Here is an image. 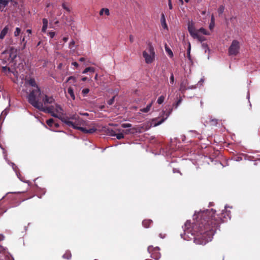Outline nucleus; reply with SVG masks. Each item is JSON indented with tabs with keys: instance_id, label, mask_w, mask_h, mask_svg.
<instances>
[{
	"instance_id": "f257e3e1",
	"label": "nucleus",
	"mask_w": 260,
	"mask_h": 260,
	"mask_svg": "<svg viewBox=\"0 0 260 260\" xmlns=\"http://www.w3.org/2000/svg\"><path fill=\"white\" fill-rule=\"evenodd\" d=\"M215 210L211 209L198 212L194 215V222L191 224L189 221L184 224V234L190 233L193 236L196 244L205 245L211 241L216 230L221 223L225 222L227 218L224 213L216 214Z\"/></svg>"
},
{
	"instance_id": "f03ea898",
	"label": "nucleus",
	"mask_w": 260,
	"mask_h": 260,
	"mask_svg": "<svg viewBox=\"0 0 260 260\" xmlns=\"http://www.w3.org/2000/svg\"><path fill=\"white\" fill-rule=\"evenodd\" d=\"M41 95V91L39 87L33 88L30 90L27 97L28 103L41 111L51 113L53 110L52 106L45 107L43 106V103L39 101Z\"/></svg>"
},
{
	"instance_id": "7ed1b4c3",
	"label": "nucleus",
	"mask_w": 260,
	"mask_h": 260,
	"mask_svg": "<svg viewBox=\"0 0 260 260\" xmlns=\"http://www.w3.org/2000/svg\"><path fill=\"white\" fill-rule=\"evenodd\" d=\"M61 120L68 126L80 130L84 134H93L96 131V129L94 127L88 129L85 127H81L82 120L76 115H74L70 118H62Z\"/></svg>"
},
{
	"instance_id": "20e7f679",
	"label": "nucleus",
	"mask_w": 260,
	"mask_h": 260,
	"mask_svg": "<svg viewBox=\"0 0 260 260\" xmlns=\"http://www.w3.org/2000/svg\"><path fill=\"white\" fill-rule=\"evenodd\" d=\"M17 52L13 49L5 50L0 55V65H10L15 68Z\"/></svg>"
},
{
	"instance_id": "39448f33",
	"label": "nucleus",
	"mask_w": 260,
	"mask_h": 260,
	"mask_svg": "<svg viewBox=\"0 0 260 260\" xmlns=\"http://www.w3.org/2000/svg\"><path fill=\"white\" fill-rule=\"evenodd\" d=\"M155 52L153 47L151 44H149L148 47V52L146 50L143 52V56L145 58V62L148 63H151L154 59Z\"/></svg>"
},
{
	"instance_id": "423d86ee",
	"label": "nucleus",
	"mask_w": 260,
	"mask_h": 260,
	"mask_svg": "<svg viewBox=\"0 0 260 260\" xmlns=\"http://www.w3.org/2000/svg\"><path fill=\"white\" fill-rule=\"evenodd\" d=\"M240 43L239 41L234 40L232 41L231 46L229 48V54L230 55H236L239 52Z\"/></svg>"
},
{
	"instance_id": "0eeeda50",
	"label": "nucleus",
	"mask_w": 260,
	"mask_h": 260,
	"mask_svg": "<svg viewBox=\"0 0 260 260\" xmlns=\"http://www.w3.org/2000/svg\"><path fill=\"white\" fill-rule=\"evenodd\" d=\"M148 252L151 254V257L156 260H158L161 256L159 252V248L158 247H153L152 246H149L147 249Z\"/></svg>"
},
{
	"instance_id": "6e6552de",
	"label": "nucleus",
	"mask_w": 260,
	"mask_h": 260,
	"mask_svg": "<svg viewBox=\"0 0 260 260\" xmlns=\"http://www.w3.org/2000/svg\"><path fill=\"white\" fill-rule=\"evenodd\" d=\"M0 260H14L7 249L0 245Z\"/></svg>"
},
{
	"instance_id": "1a4fd4ad",
	"label": "nucleus",
	"mask_w": 260,
	"mask_h": 260,
	"mask_svg": "<svg viewBox=\"0 0 260 260\" xmlns=\"http://www.w3.org/2000/svg\"><path fill=\"white\" fill-rule=\"evenodd\" d=\"M188 81L185 79H182L181 81L180 85V90L182 92H184L187 89H193L196 88V85H192L190 86H188Z\"/></svg>"
},
{
	"instance_id": "9d476101",
	"label": "nucleus",
	"mask_w": 260,
	"mask_h": 260,
	"mask_svg": "<svg viewBox=\"0 0 260 260\" xmlns=\"http://www.w3.org/2000/svg\"><path fill=\"white\" fill-rule=\"evenodd\" d=\"M163 114L166 115V117H162L161 118L158 117L153 119V121L154 122V125L155 126L161 124L167 118V117L169 116L168 113H165V112H164Z\"/></svg>"
},
{
	"instance_id": "9b49d317",
	"label": "nucleus",
	"mask_w": 260,
	"mask_h": 260,
	"mask_svg": "<svg viewBox=\"0 0 260 260\" xmlns=\"http://www.w3.org/2000/svg\"><path fill=\"white\" fill-rule=\"evenodd\" d=\"M2 66V72L3 73L7 74L8 73L13 72V70L15 69V68L11 67L10 65H1Z\"/></svg>"
},
{
	"instance_id": "f8f14e48",
	"label": "nucleus",
	"mask_w": 260,
	"mask_h": 260,
	"mask_svg": "<svg viewBox=\"0 0 260 260\" xmlns=\"http://www.w3.org/2000/svg\"><path fill=\"white\" fill-rule=\"evenodd\" d=\"M188 30L190 35L193 38L194 36H197L198 33V31L196 30L193 25L189 23L188 24Z\"/></svg>"
},
{
	"instance_id": "ddd939ff",
	"label": "nucleus",
	"mask_w": 260,
	"mask_h": 260,
	"mask_svg": "<svg viewBox=\"0 0 260 260\" xmlns=\"http://www.w3.org/2000/svg\"><path fill=\"white\" fill-rule=\"evenodd\" d=\"M43 104L46 105L47 104H52L54 102V99L52 96H48L47 95H44L42 99Z\"/></svg>"
},
{
	"instance_id": "4468645a",
	"label": "nucleus",
	"mask_w": 260,
	"mask_h": 260,
	"mask_svg": "<svg viewBox=\"0 0 260 260\" xmlns=\"http://www.w3.org/2000/svg\"><path fill=\"white\" fill-rule=\"evenodd\" d=\"M9 28L8 25L6 26L1 31L0 34V39L3 40L5 37L6 35L9 31Z\"/></svg>"
},
{
	"instance_id": "2eb2a0df",
	"label": "nucleus",
	"mask_w": 260,
	"mask_h": 260,
	"mask_svg": "<svg viewBox=\"0 0 260 260\" xmlns=\"http://www.w3.org/2000/svg\"><path fill=\"white\" fill-rule=\"evenodd\" d=\"M26 82L28 83L30 86L34 87V88H37V87H39L34 78H30L27 80Z\"/></svg>"
},
{
	"instance_id": "dca6fc26",
	"label": "nucleus",
	"mask_w": 260,
	"mask_h": 260,
	"mask_svg": "<svg viewBox=\"0 0 260 260\" xmlns=\"http://www.w3.org/2000/svg\"><path fill=\"white\" fill-rule=\"evenodd\" d=\"M152 222L153 221L151 219H145L142 222V225L144 228H148Z\"/></svg>"
},
{
	"instance_id": "f3484780",
	"label": "nucleus",
	"mask_w": 260,
	"mask_h": 260,
	"mask_svg": "<svg viewBox=\"0 0 260 260\" xmlns=\"http://www.w3.org/2000/svg\"><path fill=\"white\" fill-rule=\"evenodd\" d=\"M43 27L42 28V31L45 32L48 27V20L46 18H43L42 20Z\"/></svg>"
},
{
	"instance_id": "a211bd4d",
	"label": "nucleus",
	"mask_w": 260,
	"mask_h": 260,
	"mask_svg": "<svg viewBox=\"0 0 260 260\" xmlns=\"http://www.w3.org/2000/svg\"><path fill=\"white\" fill-rule=\"evenodd\" d=\"M12 0H0V10L3 11L2 6L3 8L7 6L10 2H12Z\"/></svg>"
},
{
	"instance_id": "6ab92c4d",
	"label": "nucleus",
	"mask_w": 260,
	"mask_h": 260,
	"mask_svg": "<svg viewBox=\"0 0 260 260\" xmlns=\"http://www.w3.org/2000/svg\"><path fill=\"white\" fill-rule=\"evenodd\" d=\"M152 104H153V101H152L150 104L147 105L146 108H142L140 110V111L143 113L148 112L150 111Z\"/></svg>"
},
{
	"instance_id": "aec40b11",
	"label": "nucleus",
	"mask_w": 260,
	"mask_h": 260,
	"mask_svg": "<svg viewBox=\"0 0 260 260\" xmlns=\"http://www.w3.org/2000/svg\"><path fill=\"white\" fill-rule=\"evenodd\" d=\"M104 14L107 16H109L110 15L109 10L108 8L101 9L100 11L99 14L100 16H102Z\"/></svg>"
},
{
	"instance_id": "412c9836",
	"label": "nucleus",
	"mask_w": 260,
	"mask_h": 260,
	"mask_svg": "<svg viewBox=\"0 0 260 260\" xmlns=\"http://www.w3.org/2000/svg\"><path fill=\"white\" fill-rule=\"evenodd\" d=\"M62 257L64 259L69 260L72 257V254L70 251L67 250L64 254L62 255Z\"/></svg>"
},
{
	"instance_id": "4be33fe9",
	"label": "nucleus",
	"mask_w": 260,
	"mask_h": 260,
	"mask_svg": "<svg viewBox=\"0 0 260 260\" xmlns=\"http://www.w3.org/2000/svg\"><path fill=\"white\" fill-rule=\"evenodd\" d=\"M68 92L73 100L75 99V96L74 93V90L72 87H69L68 89Z\"/></svg>"
},
{
	"instance_id": "5701e85b",
	"label": "nucleus",
	"mask_w": 260,
	"mask_h": 260,
	"mask_svg": "<svg viewBox=\"0 0 260 260\" xmlns=\"http://www.w3.org/2000/svg\"><path fill=\"white\" fill-rule=\"evenodd\" d=\"M88 72L94 73L95 72V69L93 67H88V68H86L83 71L82 73L83 74H86Z\"/></svg>"
},
{
	"instance_id": "b1692460",
	"label": "nucleus",
	"mask_w": 260,
	"mask_h": 260,
	"mask_svg": "<svg viewBox=\"0 0 260 260\" xmlns=\"http://www.w3.org/2000/svg\"><path fill=\"white\" fill-rule=\"evenodd\" d=\"M134 131H135L136 132H140V129L139 128V127H134L132 129H127V130H126V134H128V133H134Z\"/></svg>"
},
{
	"instance_id": "393cba45",
	"label": "nucleus",
	"mask_w": 260,
	"mask_h": 260,
	"mask_svg": "<svg viewBox=\"0 0 260 260\" xmlns=\"http://www.w3.org/2000/svg\"><path fill=\"white\" fill-rule=\"evenodd\" d=\"M193 38L197 39L201 42L205 40V38L204 36H200L198 33L197 34V36H194Z\"/></svg>"
},
{
	"instance_id": "a878e982",
	"label": "nucleus",
	"mask_w": 260,
	"mask_h": 260,
	"mask_svg": "<svg viewBox=\"0 0 260 260\" xmlns=\"http://www.w3.org/2000/svg\"><path fill=\"white\" fill-rule=\"evenodd\" d=\"M214 25H215V23H214V17L213 16V15H212L211 16V23L209 25V28L211 30L213 28V27H214Z\"/></svg>"
},
{
	"instance_id": "bb28decb",
	"label": "nucleus",
	"mask_w": 260,
	"mask_h": 260,
	"mask_svg": "<svg viewBox=\"0 0 260 260\" xmlns=\"http://www.w3.org/2000/svg\"><path fill=\"white\" fill-rule=\"evenodd\" d=\"M190 50L191 45L190 43H188V46L187 50V57L189 60H191Z\"/></svg>"
},
{
	"instance_id": "cd10ccee",
	"label": "nucleus",
	"mask_w": 260,
	"mask_h": 260,
	"mask_svg": "<svg viewBox=\"0 0 260 260\" xmlns=\"http://www.w3.org/2000/svg\"><path fill=\"white\" fill-rule=\"evenodd\" d=\"M224 7L223 5L220 6L217 10L219 16H220L222 14V13L224 12Z\"/></svg>"
},
{
	"instance_id": "c85d7f7f",
	"label": "nucleus",
	"mask_w": 260,
	"mask_h": 260,
	"mask_svg": "<svg viewBox=\"0 0 260 260\" xmlns=\"http://www.w3.org/2000/svg\"><path fill=\"white\" fill-rule=\"evenodd\" d=\"M165 49H166V51L168 53V55L170 57H172L173 56V52L172 51L171 49L169 47H168L167 45H166V46H165Z\"/></svg>"
},
{
	"instance_id": "c756f323",
	"label": "nucleus",
	"mask_w": 260,
	"mask_h": 260,
	"mask_svg": "<svg viewBox=\"0 0 260 260\" xmlns=\"http://www.w3.org/2000/svg\"><path fill=\"white\" fill-rule=\"evenodd\" d=\"M46 123L47 124V125L49 126H52L54 124V120L52 118H50V119H48L47 121H46Z\"/></svg>"
},
{
	"instance_id": "7c9ffc66",
	"label": "nucleus",
	"mask_w": 260,
	"mask_h": 260,
	"mask_svg": "<svg viewBox=\"0 0 260 260\" xmlns=\"http://www.w3.org/2000/svg\"><path fill=\"white\" fill-rule=\"evenodd\" d=\"M165 99V96L161 95L160 96H159L158 98V100L157 101V103L158 104H161L164 102Z\"/></svg>"
},
{
	"instance_id": "2f4dec72",
	"label": "nucleus",
	"mask_w": 260,
	"mask_h": 260,
	"mask_svg": "<svg viewBox=\"0 0 260 260\" xmlns=\"http://www.w3.org/2000/svg\"><path fill=\"white\" fill-rule=\"evenodd\" d=\"M199 31L202 32L204 35H209V33H208V31L205 28H204L203 27H201V28H200L199 30H198V32H199Z\"/></svg>"
},
{
	"instance_id": "473e14b6",
	"label": "nucleus",
	"mask_w": 260,
	"mask_h": 260,
	"mask_svg": "<svg viewBox=\"0 0 260 260\" xmlns=\"http://www.w3.org/2000/svg\"><path fill=\"white\" fill-rule=\"evenodd\" d=\"M181 102H182V98H181V97H180L179 99L178 100V101L176 102V103L174 105L175 108H177V107L181 103Z\"/></svg>"
},
{
	"instance_id": "72a5a7b5",
	"label": "nucleus",
	"mask_w": 260,
	"mask_h": 260,
	"mask_svg": "<svg viewBox=\"0 0 260 260\" xmlns=\"http://www.w3.org/2000/svg\"><path fill=\"white\" fill-rule=\"evenodd\" d=\"M21 32V29L19 27H17L16 28L15 31H14V36L15 37H17L19 35L20 33Z\"/></svg>"
},
{
	"instance_id": "f704fd0d",
	"label": "nucleus",
	"mask_w": 260,
	"mask_h": 260,
	"mask_svg": "<svg viewBox=\"0 0 260 260\" xmlns=\"http://www.w3.org/2000/svg\"><path fill=\"white\" fill-rule=\"evenodd\" d=\"M210 123L212 125H216L217 124V120L216 119H210Z\"/></svg>"
},
{
	"instance_id": "c9c22d12",
	"label": "nucleus",
	"mask_w": 260,
	"mask_h": 260,
	"mask_svg": "<svg viewBox=\"0 0 260 260\" xmlns=\"http://www.w3.org/2000/svg\"><path fill=\"white\" fill-rule=\"evenodd\" d=\"M70 80H73V83H75L76 82V78L74 76H70L68 78L67 82H69Z\"/></svg>"
},
{
	"instance_id": "e433bc0d",
	"label": "nucleus",
	"mask_w": 260,
	"mask_h": 260,
	"mask_svg": "<svg viewBox=\"0 0 260 260\" xmlns=\"http://www.w3.org/2000/svg\"><path fill=\"white\" fill-rule=\"evenodd\" d=\"M115 136L116 137L117 139L118 140H120L124 138V135L122 133L116 134Z\"/></svg>"
},
{
	"instance_id": "4c0bfd02",
	"label": "nucleus",
	"mask_w": 260,
	"mask_h": 260,
	"mask_svg": "<svg viewBox=\"0 0 260 260\" xmlns=\"http://www.w3.org/2000/svg\"><path fill=\"white\" fill-rule=\"evenodd\" d=\"M132 125L131 123H122L121 127L123 128H127L132 127Z\"/></svg>"
},
{
	"instance_id": "58836bf2",
	"label": "nucleus",
	"mask_w": 260,
	"mask_h": 260,
	"mask_svg": "<svg viewBox=\"0 0 260 260\" xmlns=\"http://www.w3.org/2000/svg\"><path fill=\"white\" fill-rule=\"evenodd\" d=\"M115 96H114L112 99H110L108 102L107 103L109 105H112L114 102Z\"/></svg>"
},
{
	"instance_id": "ea45409f",
	"label": "nucleus",
	"mask_w": 260,
	"mask_h": 260,
	"mask_svg": "<svg viewBox=\"0 0 260 260\" xmlns=\"http://www.w3.org/2000/svg\"><path fill=\"white\" fill-rule=\"evenodd\" d=\"M89 92L88 88H84L82 90V92L84 96L86 95Z\"/></svg>"
},
{
	"instance_id": "a19ab883",
	"label": "nucleus",
	"mask_w": 260,
	"mask_h": 260,
	"mask_svg": "<svg viewBox=\"0 0 260 260\" xmlns=\"http://www.w3.org/2000/svg\"><path fill=\"white\" fill-rule=\"evenodd\" d=\"M116 132L113 130H110L109 131V135L111 136H116Z\"/></svg>"
},
{
	"instance_id": "79ce46f5",
	"label": "nucleus",
	"mask_w": 260,
	"mask_h": 260,
	"mask_svg": "<svg viewBox=\"0 0 260 260\" xmlns=\"http://www.w3.org/2000/svg\"><path fill=\"white\" fill-rule=\"evenodd\" d=\"M170 79L171 83L173 84L174 83V77L173 73H171Z\"/></svg>"
},
{
	"instance_id": "37998d69",
	"label": "nucleus",
	"mask_w": 260,
	"mask_h": 260,
	"mask_svg": "<svg viewBox=\"0 0 260 260\" xmlns=\"http://www.w3.org/2000/svg\"><path fill=\"white\" fill-rule=\"evenodd\" d=\"M75 42L74 40H72L69 44V48L70 49H72L74 47V46L75 45Z\"/></svg>"
},
{
	"instance_id": "c03bdc74",
	"label": "nucleus",
	"mask_w": 260,
	"mask_h": 260,
	"mask_svg": "<svg viewBox=\"0 0 260 260\" xmlns=\"http://www.w3.org/2000/svg\"><path fill=\"white\" fill-rule=\"evenodd\" d=\"M55 35V33L54 31H50L48 33V35L49 36V37L51 38H53L54 37Z\"/></svg>"
},
{
	"instance_id": "a18cd8bd",
	"label": "nucleus",
	"mask_w": 260,
	"mask_h": 260,
	"mask_svg": "<svg viewBox=\"0 0 260 260\" xmlns=\"http://www.w3.org/2000/svg\"><path fill=\"white\" fill-rule=\"evenodd\" d=\"M62 8H63L64 10H66V11H68V12H70V9L66 6V5H65V4H64V3H63V4H62Z\"/></svg>"
},
{
	"instance_id": "49530a36",
	"label": "nucleus",
	"mask_w": 260,
	"mask_h": 260,
	"mask_svg": "<svg viewBox=\"0 0 260 260\" xmlns=\"http://www.w3.org/2000/svg\"><path fill=\"white\" fill-rule=\"evenodd\" d=\"M202 47L205 50V51H206L207 49H209L207 44L205 43L202 44Z\"/></svg>"
},
{
	"instance_id": "de8ad7c7",
	"label": "nucleus",
	"mask_w": 260,
	"mask_h": 260,
	"mask_svg": "<svg viewBox=\"0 0 260 260\" xmlns=\"http://www.w3.org/2000/svg\"><path fill=\"white\" fill-rule=\"evenodd\" d=\"M173 172L174 173H180L181 175H182V173L180 172V171L179 170L177 169L174 168L173 170Z\"/></svg>"
},
{
	"instance_id": "09e8293b",
	"label": "nucleus",
	"mask_w": 260,
	"mask_h": 260,
	"mask_svg": "<svg viewBox=\"0 0 260 260\" xmlns=\"http://www.w3.org/2000/svg\"><path fill=\"white\" fill-rule=\"evenodd\" d=\"M129 41L133 43L134 41V38L132 35H130L129 37Z\"/></svg>"
},
{
	"instance_id": "8fccbe9b",
	"label": "nucleus",
	"mask_w": 260,
	"mask_h": 260,
	"mask_svg": "<svg viewBox=\"0 0 260 260\" xmlns=\"http://www.w3.org/2000/svg\"><path fill=\"white\" fill-rule=\"evenodd\" d=\"M169 9L171 10L173 8L171 0H169Z\"/></svg>"
},
{
	"instance_id": "3c124183",
	"label": "nucleus",
	"mask_w": 260,
	"mask_h": 260,
	"mask_svg": "<svg viewBox=\"0 0 260 260\" xmlns=\"http://www.w3.org/2000/svg\"><path fill=\"white\" fill-rule=\"evenodd\" d=\"M162 26H163V27L164 28H167V24L166 23V21H164V22H162Z\"/></svg>"
},
{
	"instance_id": "603ef678",
	"label": "nucleus",
	"mask_w": 260,
	"mask_h": 260,
	"mask_svg": "<svg viewBox=\"0 0 260 260\" xmlns=\"http://www.w3.org/2000/svg\"><path fill=\"white\" fill-rule=\"evenodd\" d=\"M22 42H24L23 48H24L25 47V45H26V42H25V38H24V37H23V39H22Z\"/></svg>"
},
{
	"instance_id": "864d4df0",
	"label": "nucleus",
	"mask_w": 260,
	"mask_h": 260,
	"mask_svg": "<svg viewBox=\"0 0 260 260\" xmlns=\"http://www.w3.org/2000/svg\"><path fill=\"white\" fill-rule=\"evenodd\" d=\"M5 236L3 234H0V241L4 240Z\"/></svg>"
},
{
	"instance_id": "5fc2aeb1",
	"label": "nucleus",
	"mask_w": 260,
	"mask_h": 260,
	"mask_svg": "<svg viewBox=\"0 0 260 260\" xmlns=\"http://www.w3.org/2000/svg\"><path fill=\"white\" fill-rule=\"evenodd\" d=\"M161 22H164V21H165V15L164 14H161Z\"/></svg>"
},
{
	"instance_id": "6e6d98bb",
	"label": "nucleus",
	"mask_w": 260,
	"mask_h": 260,
	"mask_svg": "<svg viewBox=\"0 0 260 260\" xmlns=\"http://www.w3.org/2000/svg\"><path fill=\"white\" fill-rule=\"evenodd\" d=\"M72 64L76 67H78V63L77 62H73L72 63Z\"/></svg>"
},
{
	"instance_id": "4d7b16f0",
	"label": "nucleus",
	"mask_w": 260,
	"mask_h": 260,
	"mask_svg": "<svg viewBox=\"0 0 260 260\" xmlns=\"http://www.w3.org/2000/svg\"><path fill=\"white\" fill-rule=\"evenodd\" d=\"M68 39H69L68 37H64L62 40L64 42H67L68 41Z\"/></svg>"
},
{
	"instance_id": "13d9d810",
	"label": "nucleus",
	"mask_w": 260,
	"mask_h": 260,
	"mask_svg": "<svg viewBox=\"0 0 260 260\" xmlns=\"http://www.w3.org/2000/svg\"><path fill=\"white\" fill-rule=\"evenodd\" d=\"M26 32H27L29 35L31 34V30L28 29L26 30Z\"/></svg>"
},
{
	"instance_id": "bf43d9fd",
	"label": "nucleus",
	"mask_w": 260,
	"mask_h": 260,
	"mask_svg": "<svg viewBox=\"0 0 260 260\" xmlns=\"http://www.w3.org/2000/svg\"><path fill=\"white\" fill-rule=\"evenodd\" d=\"M85 58H84V57H81V58H80V59H79V61H85Z\"/></svg>"
},
{
	"instance_id": "052dcab7",
	"label": "nucleus",
	"mask_w": 260,
	"mask_h": 260,
	"mask_svg": "<svg viewBox=\"0 0 260 260\" xmlns=\"http://www.w3.org/2000/svg\"><path fill=\"white\" fill-rule=\"evenodd\" d=\"M87 78L86 77H84L82 78L81 80L83 81H85L87 80Z\"/></svg>"
},
{
	"instance_id": "680f3d73",
	"label": "nucleus",
	"mask_w": 260,
	"mask_h": 260,
	"mask_svg": "<svg viewBox=\"0 0 260 260\" xmlns=\"http://www.w3.org/2000/svg\"><path fill=\"white\" fill-rule=\"evenodd\" d=\"M54 124L56 127H58L59 126V124L58 123H54Z\"/></svg>"
},
{
	"instance_id": "e2e57ef3",
	"label": "nucleus",
	"mask_w": 260,
	"mask_h": 260,
	"mask_svg": "<svg viewBox=\"0 0 260 260\" xmlns=\"http://www.w3.org/2000/svg\"><path fill=\"white\" fill-rule=\"evenodd\" d=\"M98 74H96L95 75V77H94V79H95V80H97V79H98Z\"/></svg>"
},
{
	"instance_id": "0e129e2a",
	"label": "nucleus",
	"mask_w": 260,
	"mask_h": 260,
	"mask_svg": "<svg viewBox=\"0 0 260 260\" xmlns=\"http://www.w3.org/2000/svg\"><path fill=\"white\" fill-rule=\"evenodd\" d=\"M6 114V112H5V111H3V112L1 114V117L3 115V114Z\"/></svg>"
},
{
	"instance_id": "69168bd1",
	"label": "nucleus",
	"mask_w": 260,
	"mask_h": 260,
	"mask_svg": "<svg viewBox=\"0 0 260 260\" xmlns=\"http://www.w3.org/2000/svg\"><path fill=\"white\" fill-rule=\"evenodd\" d=\"M202 15H205L206 14V11H203L202 12Z\"/></svg>"
},
{
	"instance_id": "338daca9",
	"label": "nucleus",
	"mask_w": 260,
	"mask_h": 260,
	"mask_svg": "<svg viewBox=\"0 0 260 260\" xmlns=\"http://www.w3.org/2000/svg\"><path fill=\"white\" fill-rule=\"evenodd\" d=\"M179 2H180L181 4L182 5L183 4V0H179Z\"/></svg>"
},
{
	"instance_id": "774afa93",
	"label": "nucleus",
	"mask_w": 260,
	"mask_h": 260,
	"mask_svg": "<svg viewBox=\"0 0 260 260\" xmlns=\"http://www.w3.org/2000/svg\"><path fill=\"white\" fill-rule=\"evenodd\" d=\"M186 3H188L189 2V0H184Z\"/></svg>"
}]
</instances>
